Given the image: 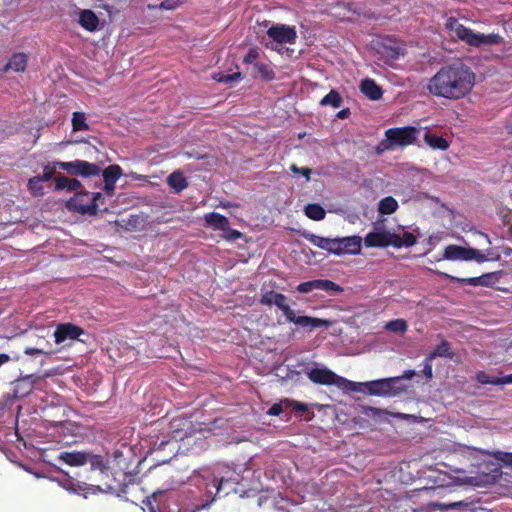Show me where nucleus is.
<instances>
[{
  "label": "nucleus",
  "mask_w": 512,
  "mask_h": 512,
  "mask_svg": "<svg viewBox=\"0 0 512 512\" xmlns=\"http://www.w3.org/2000/svg\"><path fill=\"white\" fill-rule=\"evenodd\" d=\"M474 84L473 72L462 64H455L441 68L430 78L427 89L434 96L456 100L467 95Z\"/></svg>",
  "instance_id": "nucleus-1"
},
{
  "label": "nucleus",
  "mask_w": 512,
  "mask_h": 512,
  "mask_svg": "<svg viewBox=\"0 0 512 512\" xmlns=\"http://www.w3.org/2000/svg\"><path fill=\"white\" fill-rule=\"evenodd\" d=\"M286 301V296L272 291L263 294L260 300L262 304L277 306L283 312L289 322H292L302 328L313 330L321 327L328 328L333 324L332 321L326 319L310 316H298L296 312L290 308Z\"/></svg>",
  "instance_id": "nucleus-2"
},
{
  "label": "nucleus",
  "mask_w": 512,
  "mask_h": 512,
  "mask_svg": "<svg viewBox=\"0 0 512 512\" xmlns=\"http://www.w3.org/2000/svg\"><path fill=\"white\" fill-rule=\"evenodd\" d=\"M446 28L450 31L451 36L456 37L466 44L474 47L499 45L503 41V38L499 34H482L474 32L453 18H449L447 20Z\"/></svg>",
  "instance_id": "nucleus-3"
},
{
  "label": "nucleus",
  "mask_w": 512,
  "mask_h": 512,
  "mask_svg": "<svg viewBox=\"0 0 512 512\" xmlns=\"http://www.w3.org/2000/svg\"><path fill=\"white\" fill-rule=\"evenodd\" d=\"M414 370H407L402 376L389 377L364 383V392L376 396H396L406 390L404 380L411 379Z\"/></svg>",
  "instance_id": "nucleus-4"
},
{
  "label": "nucleus",
  "mask_w": 512,
  "mask_h": 512,
  "mask_svg": "<svg viewBox=\"0 0 512 512\" xmlns=\"http://www.w3.org/2000/svg\"><path fill=\"white\" fill-rule=\"evenodd\" d=\"M442 258L449 261H476L477 263H483L498 260L500 255L495 253L492 249L483 252L470 247L448 245L444 249Z\"/></svg>",
  "instance_id": "nucleus-5"
},
{
  "label": "nucleus",
  "mask_w": 512,
  "mask_h": 512,
  "mask_svg": "<svg viewBox=\"0 0 512 512\" xmlns=\"http://www.w3.org/2000/svg\"><path fill=\"white\" fill-rule=\"evenodd\" d=\"M418 130L414 127L390 128L385 132V139L377 147L379 153L393 150L397 146H408L415 142Z\"/></svg>",
  "instance_id": "nucleus-6"
},
{
  "label": "nucleus",
  "mask_w": 512,
  "mask_h": 512,
  "mask_svg": "<svg viewBox=\"0 0 512 512\" xmlns=\"http://www.w3.org/2000/svg\"><path fill=\"white\" fill-rule=\"evenodd\" d=\"M267 35L272 40V43L266 45L279 53H283L280 48L281 45L293 44L297 38L295 28L285 24L272 25L267 30Z\"/></svg>",
  "instance_id": "nucleus-7"
},
{
  "label": "nucleus",
  "mask_w": 512,
  "mask_h": 512,
  "mask_svg": "<svg viewBox=\"0 0 512 512\" xmlns=\"http://www.w3.org/2000/svg\"><path fill=\"white\" fill-rule=\"evenodd\" d=\"M54 339L57 344H63L69 346L70 342L78 340L80 342H89L91 337L82 328L71 324L62 323L57 325L54 331Z\"/></svg>",
  "instance_id": "nucleus-8"
},
{
  "label": "nucleus",
  "mask_w": 512,
  "mask_h": 512,
  "mask_svg": "<svg viewBox=\"0 0 512 512\" xmlns=\"http://www.w3.org/2000/svg\"><path fill=\"white\" fill-rule=\"evenodd\" d=\"M394 232L389 231L383 222H375L372 231L364 238L366 247L393 246Z\"/></svg>",
  "instance_id": "nucleus-9"
},
{
  "label": "nucleus",
  "mask_w": 512,
  "mask_h": 512,
  "mask_svg": "<svg viewBox=\"0 0 512 512\" xmlns=\"http://www.w3.org/2000/svg\"><path fill=\"white\" fill-rule=\"evenodd\" d=\"M100 197V193L79 192L67 202V207L81 214H94L97 209L96 201Z\"/></svg>",
  "instance_id": "nucleus-10"
},
{
  "label": "nucleus",
  "mask_w": 512,
  "mask_h": 512,
  "mask_svg": "<svg viewBox=\"0 0 512 512\" xmlns=\"http://www.w3.org/2000/svg\"><path fill=\"white\" fill-rule=\"evenodd\" d=\"M46 383L40 376L34 374L22 376L13 382V398L20 399L28 396L34 389L43 390Z\"/></svg>",
  "instance_id": "nucleus-11"
},
{
  "label": "nucleus",
  "mask_w": 512,
  "mask_h": 512,
  "mask_svg": "<svg viewBox=\"0 0 512 512\" xmlns=\"http://www.w3.org/2000/svg\"><path fill=\"white\" fill-rule=\"evenodd\" d=\"M308 378L320 385H337L343 388H352V382L347 381L327 368H313L308 372Z\"/></svg>",
  "instance_id": "nucleus-12"
},
{
  "label": "nucleus",
  "mask_w": 512,
  "mask_h": 512,
  "mask_svg": "<svg viewBox=\"0 0 512 512\" xmlns=\"http://www.w3.org/2000/svg\"><path fill=\"white\" fill-rule=\"evenodd\" d=\"M336 243L335 254H358L361 250L362 238L360 236L336 238Z\"/></svg>",
  "instance_id": "nucleus-13"
},
{
  "label": "nucleus",
  "mask_w": 512,
  "mask_h": 512,
  "mask_svg": "<svg viewBox=\"0 0 512 512\" xmlns=\"http://www.w3.org/2000/svg\"><path fill=\"white\" fill-rule=\"evenodd\" d=\"M122 175V169L119 165H110L103 171L104 190L112 195L115 190V183Z\"/></svg>",
  "instance_id": "nucleus-14"
},
{
  "label": "nucleus",
  "mask_w": 512,
  "mask_h": 512,
  "mask_svg": "<svg viewBox=\"0 0 512 512\" xmlns=\"http://www.w3.org/2000/svg\"><path fill=\"white\" fill-rule=\"evenodd\" d=\"M88 458L89 453L81 451H63L58 455V460L69 466H82L87 462Z\"/></svg>",
  "instance_id": "nucleus-15"
},
{
  "label": "nucleus",
  "mask_w": 512,
  "mask_h": 512,
  "mask_svg": "<svg viewBox=\"0 0 512 512\" xmlns=\"http://www.w3.org/2000/svg\"><path fill=\"white\" fill-rule=\"evenodd\" d=\"M206 225L215 230L228 231L229 220L219 213H208L204 215Z\"/></svg>",
  "instance_id": "nucleus-16"
},
{
  "label": "nucleus",
  "mask_w": 512,
  "mask_h": 512,
  "mask_svg": "<svg viewBox=\"0 0 512 512\" xmlns=\"http://www.w3.org/2000/svg\"><path fill=\"white\" fill-rule=\"evenodd\" d=\"M61 485L66 490L76 493V494H86L92 490V485H88L84 482H79L74 480L73 478H66L61 482Z\"/></svg>",
  "instance_id": "nucleus-17"
},
{
  "label": "nucleus",
  "mask_w": 512,
  "mask_h": 512,
  "mask_svg": "<svg viewBox=\"0 0 512 512\" xmlns=\"http://www.w3.org/2000/svg\"><path fill=\"white\" fill-rule=\"evenodd\" d=\"M79 23L84 29L95 31L98 27L99 20L93 11L82 10L79 14Z\"/></svg>",
  "instance_id": "nucleus-18"
},
{
  "label": "nucleus",
  "mask_w": 512,
  "mask_h": 512,
  "mask_svg": "<svg viewBox=\"0 0 512 512\" xmlns=\"http://www.w3.org/2000/svg\"><path fill=\"white\" fill-rule=\"evenodd\" d=\"M307 239L315 246L321 248V249H324V250H327L328 252H331V253H334L335 254V249L336 248V238L335 239H330V238H324V237H320V236H317V235H314V234H311L307 237Z\"/></svg>",
  "instance_id": "nucleus-19"
},
{
  "label": "nucleus",
  "mask_w": 512,
  "mask_h": 512,
  "mask_svg": "<svg viewBox=\"0 0 512 512\" xmlns=\"http://www.w3.org/2000/svg\"><path fill=\"white\" fill-rule=\"evenodd\" d=\"M168 185L176 192L183 191L188 186L186 177L180 171H175L167 178Z\"/></svg>",
  "instance_id": "nucleus-20"
},
{
  "label": "nucleus",
  "mask_w": 512,
  "mask_h": 512,
  "mask_svg": "<svg viewBox=\"0 0 512 512\" xmlns=\"http://www.w3.org/2000/svg\"><path fill=\"white\" fill-rule=\"evenodd\" d=\"M361 91L371 100H378L382 96L381 88L370 79H365L360 85Z\"/></svg>",
  "instance_id": "nucleus-21"
},
{
  "label": "nucleus",
  "mask_w": 512,
  "mask_h": 512,
  "mask_svg": "<svg viewBox=\"0 0 512 512\" xmlns=\"http://www.w3.org/2000/svg\"><path fill=\"white\" fill-rule=\"evenodd\" d=\"M424 141L432 149L445 151L449 148V142L445 138L430 132L424 134Z\"/></svg>",
  "instance_id": "nucleus-22"
},
{
  "label": "nucleus",
  "mask_w": 512,
  "mask_h": 512,
  "mask_svg": "<svg viewBox=\"0 0 512 512\" xmlns=\"http://www.w3.org/2000/svg\"><path fill=\"white\" fill-rule=\"evenodd\" d=\"M443 276L451 279L452 281H456L463 284H469L473 286H486L488 285V278L492 276V274H486L479 277H472V278H458L454 276H450L445 273H441Z\"/></svg>",
  "instance_id": "nucleus-23"
},
{
  "label": "nucleus",
  "mask_w": 512,
  "mask_h": 512,
  "mask_svg": "<svg viewBox=\"0 0 512 512\" xmlns=\"http://www.w3.org/2000/svg\"><path fill=\"white\" fill-rule=\"evenodd\" d=\"M416 243V237L411 232L403 231L401 234L394 233L393 247H411Z\"/></svg>",
  "instance_id": "nucleus-24"
},
{
  "label": "nucleus",
  "mask_w": 512,
  "mask_h": 512,
  "mask_svg": "<svg viewBox=\"0 0 512 512\" xmlns=\"http://www.w3.org/2000/svg\"><path fill=\"white\" fill-rule=\"evenodd\" d=\"M27 60L28 57L25 53H15L6 65V69H11L15 72H23L26 68Z\"/></svg>",
  "instance_id": "nucleus-25"
},
{
  "label": "nucleus",
  "mask_w": 512,
  "mask_h": 512,
  "mask_svg": "<svg viewBox=\"0 0 512 512\" xmlns=\"http://www.w3.org/2000/svg\"><path fill=\"white\" fill-rule=\"evenodd\" d=\"M76 174L82 176H93L100 173V168L96 164H92L82 160H76Z\"/></svg>",
  "instance_id": "nucleus-26"
},
{
  "label": "nucleus",
  "mask_w": 512,
  "mask_h": 512,
  "mask_svg": "<svg viewBox=\"0 0 512 512\" xmlns=\"http://www.w3.org/2000/svg\"><path fill=\"white\" fill-rule=\"evenodd\" d=\"M384 329L389 333L403 335L408 329V324L406 320L399 318L387 322L384 325Z\"/></svg>",
  "instance_id": "nucleus-27"
},
{
  "label": "nucleus",
  "mask_w": 512,
  "mask_h": 512,
  "mask_svg": "<svg viewBox=\"0 0 512 512\" xmlns=\"http://www.w3.org/2000/svg\"><path fill=\"white\" fill-rule=\"evenodd\" d=\"M398 209V202L395 198L387 196L380 200L378 204V212L383 215H390Z\"/></svg>",
  "instance_id": "nucleus-28"
},
{
  "label": "nucleus",
  "mask_w": 512,
  "mask_h": 512,
  "mask_svg": "<svg viewBox=\"0 0 512 512\" xmlns=\"http://www.w3.org/2000/svg\"><path fill=\"white\" fill-rule=\"evenodd\" d=\"M305 215L314 221H320L325 218L326 212L319 204H308L305 207Z\"/></svg>",
  "instance_id": "nucleus-29"
},
{
  "label": "nucleus",
  "mask_w": 512,
  "mask_h": 512,
  "mask_svg": "<svg viewBox=\"0 0 512 512\" xmlns=\"http://www.w3.org/2000/svg\"><path fill=\"white\" fill-rule=\"evenodd\" d=\"M323 284H324V279H316V280L300 283L296 289L298 292L306 294V293H310L313 290H322Z\"/></svg>",
  "instance_id": "nucleus-30"
},
{
  "label": "nucleus",
  "mask_w": 512,
  "mask_h": 512,
  "mask_svg": "<svg viewBox=\"0 0 512 512\" xmlns=\"http://www.w3.org/2000/svg\"><path fill=\"white\" fill-rule=\"evenodd\" d=\"M320 104L322 106H332L333 108H338L342 105V98L338 92L331 90L325 97L321 99Z\"/></svg>",
  "instance_id": "nucleus-31"
},
{
  "label": "nucleus",
  "mask_w": 512,
  "mask_h": 512,
  "mask_svg": "<svg viewBox=\"0 0 512 512\" xmlns=\"http://www.w3.org/2000/svg\"><path fill=\"white\" fill-rule=\"evenodd\" d=\"M28 189L33 196H42L44 193L42 178L39 176L30 178L28 181Z\"/></svg>",
  "instance_id": "nucleus-32"
},
{
  "label": "nucleus",
  "mask_w": 512,
  "mask_h": 512,
  "mask_svg": "<svg viewBox=\"0 0 512 512\" xmlns=\"http://www.w3.org/2000/svg\"><path fill=\"white\" fill-rule=\"evenodd\" d=\"M381 53L384 57L387 58L388 61H393L398 59L400 56L404 55V49L400 46H384L383 51Z\"/></svg>",
  "instance_id": "nucleus-33"
},
{
  "label": "nucleus",
  "mask_w": 512,
  "mask_h": 512,
  "mask_svg": "<svg viewBox=\"0 0 512 512\" xmlns=\"http://www.w3.org/2000/svg\"><path fill=\"white\" fill-rule=\"evenodd\" d=\"M72 127L74 131L88 130L86 116L82 112H74L72 115Z\"/></svg>",
  "instance_id": "nucleus-34"
},
{
  "label": "nucleus",
  "mask_w": 512,
  "mask_h": 512,
  "mask_svg": "<svg viewBox=\"0 0 512 512\" xmlns=\"http://www.w3.org/2000/svg\"><path fill=\"white\" fill-rule=\"evenodd\" d=\"M483 454H487L492 456L495 460L501 462L506 466L512 467V453L504 452V451H494V452H482Z\"/></svg>",
  "instance_id": "nucleus-35"
},
{
  "label": "nucleus",
  "mask_w": 512,
  "mask_h": 512,
  "mask_svg": "<svg viewBox=\"0 0 512 512\" xmlns=\"http://www.w3.org/2000/svg\"><path fill=\"white\" fill-rule=\"evenodd\" d=\"M254 69L262 78L266 80H271L274 78L273 70L269 67V65L265 63H255Z\"/></svg>",
  "instance_id": "nucleus-36"
},
{
  "label": "nucleus",
  "mask_w": 512,
  "mask_h": 512,
  "mask_svg": "<svg viewBox=\"0 0 512 512\" xmlns=\"http://www.w3.org/2000/svg\"><path fill=\"white\" fill-rule=\"evenodd\" d=\"M285 408H291L295 412H308V405L292 399H284Z\"/></svg>",
  "instance_id": "nucleus-37"
},
{
  "label": "nucleus",
  "mask_w": 512,
  "mask_h": 512,
  "mask_svg": "<svg viewBox=\"0 0 512 512\" xmlns=\"http://www.w3.org/2000/svg\"><path fill=\"white\" fill-rule=\"evenodd\" d=\"M241 73L236 72L232 74H224V73H217L213 76V79H215L217 82L220 83H229V82H236L240 80Z\"/></svg>",
  "instance_id": "nucleus-38"
},
{
  "label": "nucleus",
  "mask_w": 512,
  "mask_h": 512,
  "mask_svg": "<svg viewBox=\"0 0 512 512\" xmlns=\"http://www.w3.org/2000/svg\"><path fill=\"white\" fill-rule=\"evenodd\" d=\"M323 291L327 292L330 295H336L343 292V288L340 287L333 281L324 279Z\"/></svg>",
  "instance_id": "nucleus-39"
},
{
  "label": "nucleus",
  "mask_w": 512,
  "mask_h": 512,
  "mask_svg": "<svg viewBox=\"0 0 512 512\" xmlns=\"http://www.w3.org/2000/svg\"><path fill=\"white\" fill-rule=\"evenodd\" d=\"M455 354H429V357L425 361V365L423 368V373L427 378H432V365L431 360L434 359L436 356H449L451 359L453 358Z\"/></svg>",
  "instance_id": "nucleus-40"
},
{
  "label": "nucleus",
  "mask_w": 512,
  "mask_h": 512,
  "mask_svg": "<svg viewBox=\"0 0 512 512\" xmlns=\"http://www.w3.org/2000/svg\"><path fill=\"white\" fill-rule=\"evenodd\" d=\"M476 379L478 382H480L481 384H492V385H496V382H497V377H493V376H490L488 375L486 372L484 371H480L477 373V376H476Z\"/></svg>",
  "instance_id": "nucleus-41"
},
{
  "label": "nucleus",
  "mask_w": 512,
  "mask_h": 512,
  "mask_svg": "<svg viewBox=\"0 0 512 512\" xmlns=\"http://www.w3.org/2000/svg\"><path fill=\"white\" fill-rule=\"evenodd\" d=\"M430 475L428 476L429 481H432L431 486H424L423 489H434L437 487H443V484L438 482V476L435 474H438L436 470L429 469Z\"/></svg>",
  "instance_id": "nucleus-42"
},
{
  "label": "nucleus",
  "mask_w": 512,
  "mask_h": 512,
  "mask_svg": "<svg viewBox=\"0 0 512 512\" xmlns=\"http://www.w3.org/2000/svg\"><path fill=\"white\" fill-rule=\"evenodd\" d=\"M283 407H285L284 400L280 403L273 404L269 408L267 414L270 416H279L283 412Z\"/></svg>",
  "instance_id": "nucleus-43"
},
{
  "label": "nucleus",
  "mask_w": 512,
  "mask_h": 512,
  "mask_svg": "<svg viewBox=\"0 0 512 512\" xmlns=\"http://www.w3.org/2000/svg\"><path fill=\"white\" fill-rule=\"evenodd\" d=\"M258 56H259V53H258L257 49L251 48L248 51V53L245 55L243 61L246 64H252V63H254L257 60Z\"/></svg>",
  "instance_id": "nucleus-44"
},
{
  "label": "nucleus",
  "mask_w": 512,
  "mask_h": 512,
  "mask_svg": "<svg viewBox=\"0 0 512 512\" xmlns=\"http://www.w3.org/2000/svg\"><path fill=\"white\" fill-rule=\"evenodd\" d=\"M76 161L73 162H56L55 167H59L61 169H64L68 172L75 173L76 171Z\"/></svg>",
  "instance_id": "nucleus-45"
},
{
  "label": "nucleus",
  "mask_w": 512,
  "mask_h": 512,
  "mask_svg": "<svg viewBox=\"0 0 512 512\" xmlns=\"http://www.w3.org/2000/svg\"><path fill=\"white\" fill-rule=\"evenodd\" d=\"M224 233H225L224 237L230 241H235L242 237V233H240L237 230L230 229L229 226H228V231H224Z\"/></svg>",
  "instance_id": "nucleus-46"
},
{
  "label": "nucleus",
  "mask_w": 512,
  "mask_h": 512,
  "mask_svg": "<svg viewBox=\"0 0 512 512\" xmlns=\"http://www.w3.org/2000/svg\"><path fill=\"white\" fill-rule=\"evenodd\" d=\"M291 170L294 173H298V174H301L302 176H304L307 181L310 179L311 170L309 168H306V167L299 168L296 165H292Z\"/></svg>",
  "instance_id": "nucleus-47"
},
{
  "label": "nucleus",
  "mask_w": 512,
  "mask_h": 512,
  "mask_svg": "<svg viewBox=\"0 0 512 512\" xmlns=\"http://www.w3.org/2000/svg\"><path fill=\"white\" fill-rule=\"evenodd\" d=\"M180 5V2L177 0H166L161 2L160 7L166 10L176 9Z\"/></svg>",
  "instance_id": "nucleus-48"
},
{
  "label": "nucleus",
  "mask_w": 512,
  "mask_h": 512,
  "mask_svg": "<svg viewBox=\"0 0 512 512\" xmlns=\"http://www.w3.org/2000/svg\"><path fill=\"white\" fill-rule=\"evenodd\" d=\"M68 181H69V178H67L65 176L57 177L55 180L56 189H58V190L67 189Z\"/></svg>",
  "instance_id": "nucleus-49"
},
{
  "label": "nucleus",
  "mask_w": 512,
  "mask_h": 512,
  "mask_svg": "<svg viewBox=\"0 0 512 512\" xmlns=\"http://www.w3.org/2000/svg\"><path fill=\"white\" fill-rule=\"evenodd\" d=\"M59 425L63 430L65 429V430L69 431V433H71V434H74V430L79 429L78 426L72 424L71 422L60 421Z\"/></svg>",
  "instance_id": "nucleus-50"
},
{
  "label": "nucleus",
  "mask_w": 512,
  "mask_h": 512,
  "mask_svg": "<svg viewBox=\"0 0 512 512\" xmlns=\"http://www.w3.org/2000/svg\"><path fill=\"white\" fill-rule=\"evenodd\" d=\"M55 168H56L55 166H54V168H51V167L44 168L43 175L40 177V178H42V182L48 181L52 178Z\"/></svg>",
  "instance_id": "nucleus-51"
},
{
  "label": "nucleus",
  "mask_w": 512,
  "mask_h": 512,
  "mask_svg": "<svg viewBox=\"0 0 512 512\" xmlns=\"http://www.w3.org/2000/svg\"><path fill=\"white\" fill-rule=\"evenodd\" d=\"M442 241V235L441 234H434L429 236L428 238V244L431 246H436Z\"/></svg>",
  "instance_id": "nucleus-52"
},
{
  "label": "nucleus",
  "mask_w": 512,
  "mask_h": 512,
  "mask_svg": "<svg viewBox=\"0 0 512 512\" xmlns=\"http://www.w3.org/2000/svg\"><path fill=\"white\" fill-rule=\"evenodd\" d=\"M81 183L76 179H70L68 181L67 189L70 191H76L80 188Z\"/></svg>",
  "instance_id": "nucleus-53"
},
{
  "label": "nucleus",
  "mask_w": 512,
  "mask_h": 512,
  "mask_svg": "<svg viewBox=\"0 0 512 512\" xmlns=\"http://www.w3.org/2000/svg\"><path fill=\"white\" fill-rule=\"evenodd\" d=\"M512 383V374L506 375L504 377H497L496 385H504Z\"/></svg>",
  "instance_id": "nucleus-54"
},
{
  "label": "nucleus",
  "mask_w": 512,
  "mask_h": 512,
  "mask_svg": "<svg viewBox=\"0 0 512 512\" xmlns=\"http://www.w3.org/2000/svg\"><path fill=\"white\" fill-rule=\"evenodd\" d=\"M10 360V357L8 354H0V367L8 362Z\"/></svg>",
  "instance_id": "nucleus-55"
},
{
  "label": "nucleus",
  "mask_w": 512,
  "mask_h": 512,
  "mask_svg": "<svg viewBox=\"0 0 512 512\" xmlns=\"http://www.w3.org/2000/svg\"><path fill=\"white\" fill-rule=\"evenodd\" d=\"M147 505L149 507L150 512H161L158 507H154V505L149 499L147 500Z\"/></svg>",
  "instance_id": "nucleus-56"
},
{
  "label": "nucleus",
  "mask_w": 512,
  "mask_h": 512,
  "mask_svg": "<svg viewBox=\"0 0 512 512\" xmlns=\"http://www.w3.org/2000/svg\"><path fill=\"white\" fill-rule=\"evenodd\" d=\"M506 128H507L509 133H512V115L507 120Z\"/></svg>",
  "instance_id": "nucleus-57"
},
{
  "label": "nucleus",
  "mask_w": 512,
  "mask_h": 512,
  "mask_svg": "<svg viewBox=\"0 0 512 512\" xmlns=\"http://www.w3.org/2000/svg\"><path fill=\"white\" fill-rule=\"evenodd\" d=\"M438 507H439V505L437 503H430L427 506V509H429L430 511L434 512Z\"/></svg>",
  "instance_id": "nucleus-58"
},
{
  "label": "nucleus",
  "mask_w": 512,
  "mask_h": 512,
  "mask_svg": "<svg viewBox=\"0 0 512 512\" xmlns=\"http://www.w3.org/2000/svg\"><path fill=\"white\" fill-rule=\"evenodd\" d=\"M347 114V110H341L339 113H338V117L340 118H344Z\"/></svg>",
  "instance_id": "nucleus-59"
},
{
  "label": "nucleus",
  "mask_w": 512,
  "mask_h": 512,
  "mask_svg": "<svg viewBox=\"0 0 512 512\" xmlns=\"http://www.w3.org/2000/svg\"><path fill=\"white\" fill-rule=\"evenodd\" d=\"M231 206H232V205H231L230 203H221V204H220V207H222V208H229V207H231Z\"/></svg>",
  "instance_id": "nucleus-60"
},
{
  "label": "nucleus",
  "mask_w": 512,
  "mask_h": 512,
  "mask_svg": "<svg viewBox=\"0 0 512 512\" xmlns=\"http://www.w3.org/2000/svg\"><path fill=\"white\" fill-rule=\"evenodd\" d=\"M314 417V413H309L307 417H305L306 421H310Z\"/></svg>",
  "instance_id": "nucleus-61"
},
{
  "label": "nucleus",
  "mask_w": 512,
  "mask_h": 512,
  "mask_svg": "<svg viewBox=\"0 0 512 512\" xmlns=\"http://www.w3.org/2000/svg\"><path fill=\"white\" fill-rule=\"evenodd\" d=\"M25 352H31V353H34V352H42L41 350H38V349H27Z\"/></svg>",
  "instance_id": "nucleus-62"
},
{
  "label": "nucleus",
  "mask_w": 512,
  "mask_h": 512,
  "mask_svg": "<svg viewBox=\"0 0 512 512\" xmlns=\"http://www.w3.org/2000/svg\"><path fill=\"white\" fill-rule=\"evenodd\" d=\"M132 177L135 178V179H141L142 178L141 175H137V174H132Z\"/></svg>",
  "instance_id": "nucleus-63"
},
{
  "label": "nucleus",
  "mask_w": 512,
  "mask_h": 512,
  "mask_svg": "<svg viewBox=\"0 0 512 512\" xmlns=\"http://www.w3.org/2000/svg\"><path fill=\"white\" fill-rule=\"evenodd\" d=\"M107 356H108L107 358H108V360H109V361H115V360L112 358L111 354H107Z\"/></svg>",
  "instance_id": "nucleus-64"
}]
</instances>
